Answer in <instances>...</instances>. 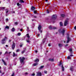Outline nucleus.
<instances>
[{"label":"nucleus","instance_id":"nucleus-1","mask_svg":"<svg viewBox=\"0 0 76 76\" xmlns=\"http://www.w3.org/2000/svg\"><path fill=\"white\" fill-rule=\"evenodd\" d=\"M25 59V58L24 57H22V58L21 57L20 58V62L22 64H24L25 63H24V60Z\"/></svg>","mask_w":76,"mask_h":76},{"label":"nucleus","instance_id":"nucleus-2","mask_svg":"<svg viewBox=\"0 0 76 76\" xmlns=\"http://www.w3.org/2000/svg\"><path fill=\"white\" fill-rule=\"evenodd\" d=\"M60 32H61L62 35L64 34V32H65V29L64 28H62L59 29V31Z\"/></svg>","mask_w":76,"mask_h":76},{"label":"nucleus","instance_id":"nucleus-3","mask_svg":"<svg viewBox=\"0 0 76 76\" xmlns=\"http://www.w3.org/2000/svg\"><path fill=\"white\" fill-rule=\"evenodd\" d=\"M7 39V38L6 37H5L3 39L1 40V43L3 44H4V43H6V40Z\"/></svg>","mask_w":76,"mask_h":76},{"label":"nucleus","instance_id":"nucleus-4","mask_svg":"<svg viewBox=\"0 0 76 76\" xmlns=\"http://www.w3.org/2000/svg\"><path fill=\"white\" fill-rule=\"evenodd\" d=\"M56 18H57V15H53L52 17V20H55V19H56Z\"/></svg>","mask_w":76,"mask_h":76},{"label":"nucleus","instance_id":"nucleus-5","mask_svg":"<svg viewBox=\"0 0 76 76\" xmlns=\"http://www.w3.org/2000/svg\"><path fill=\"white\" fill-rule=\"evenodd\" d=\"M42 28V26H41V25H39V27H38V29L39 31L41 32V33H42V30H41V28Z\"/></svg>","mask_w":76,"mask_h":76},{"label":"nucleus","instance_id":"nucleus-6","mask_svg":"<svg viewBox=\"0 0 76 76\" xmlns=\"http://www.w3.org/2000/svg\"><path fill=\"white\" fill-rule=\"evenodd\" d=\"M59 64V66H61V65L62 70L63 71H64V68L63 67V64H62V63H61V61H60Z\"/></svg>","mask_w":76,"mask_h":76},{"label":"nucleus","instance_id":"nucleus-7","mask_svg":"<svg viewBox=\"0 0 76 76\" xmlns=\"http://www.w3.org/2000/svg\"><path fill=\"white\" fill-rule=\"evenodd\" d=\"M42 76V73L40 72H37V74L36 76Z\"/></svg>","mask_w":76,"mask_h":76},{"label":"nucleus","instance_id":"nucleus-8","mask_svg":"<svg viewBox=\"0 0 76 76\" xmlns=\"http://www.w3.org/2000/svg\"><path fill=\"white\" fill-rule=\"evenodd\" d=\"M69 22H68V19H67L66 20H65L64 23V26H66L68 24Z\"/></svg>","mask_w":76,"mask_h":76},{"label":"nucleus","instance_id":"nucleus-9","mask_svg":"<svg viewBox=\"0 0 76 76\" xmlns=\"http://www.w3.org/2000/svg\"><path fill=\"white\" fill-rule=\"evenodd\" d=\"M69 34H67V36H68V37H67V41L66 42L67 43H69L70 41H71V39L70 38H69Z\"/></svg>","mask_w":76,"mask_h":76},{"label":"nucleus","instance_id":"nucleus-10","mask_svg":"<svg viewBox=\"0 0 76 76\" xmlns=\"http://www.w3.org/2000/svg\"><path fill=\"white\" fill-rule=\"evenodd\" d=\"M15 43H14L12 45V49L13 50H14V48H15Z\"/></svg>","mask_w":76,"mask_h":76},{"label":"nucleus","instance_id":"nucleus-11","mask_svg":"<svg viewBox=\"0 0 76 76\" xmlns=\"http://www.w3.org/2000/svg\"><path fill=\"white\" fill-rule=\"evenodd\" d=\"M47 39V37L45 38L43 40H42V42L43 43H44L45 41V39Z\"/></svg>","mask_w":76,"mask_h":76},{"label":"nucleus","instance_id":"nucleus-12","mask_svg":"<svg viewBox=\"0 0 76 76\" xmlns=\"http://www.w3.org/2000/svg\"><path fill=\"white\" fill-rule=\"evenodd\" d=\"M35 8L34 7L32 6L31 8V9L32 10H35Z\"/></svg>","mask_w":76,"mask_h":76},{"label":"nucleus","instance_id":"nucleus-13","mask_svg":"<svg viewBox=\"0 0 76 76\" xmlns=\"http://www.w3.org/2000/svg\"><path fill=\"white\" fill-rule=\"evenodd\" d=\"M39 60L38 59H36L35 61L34 62H39Z\"/></svg>","mask_w":76,"mask_h":76},{"label":"nucleus","instance_id":"nucleus-14","mask_svg":"<svg viewBox=\"0 0 76 76\" xmlns=\"http://www.w3.org/2000/svg\"><path fill=\"white\" fill-rule=\"evenodd\" d=\"M2 61H3V63H4V65H6V63L5 62V61H4L3 59H2Z\"/></svg>","mask_w":76,"mask_h":76},{"label":"nucleus","instance_id":"nucleus-15","mask_svg":"<svg viewBox=\"0 0 76 76\" xmlns=\"http://www.w3.org/2000/svg\"><path fill=\"white\" fill-rule=\"evenodd\" d=\"M61 16L63 18H65V17H66V15H65L64 14H61Z\"/></svg>","mask_w":76,"mask_h":76},{"label":"nucleus","instance_id":"nucleus-16","mask_svg":"<svg viewBox=\"0 0 76 76\" xmlns=\"http://www.w3.org/2000/svg\"><path fill=\"white\" fill-rule=\"evenodd\" d=\"M5 29H9V27L8 26H6L5 28Z\"/></svg>","mask_w":76,"mask_h":76},{"label":"nucleus","instance_id":"nucleus-17","mask_svg":"<svg viewBox=\"0 0 76 76\" xmlns=\"http://www.w3.org/2000/svg\"><path fill=\"white\" fill-rule=\"evenodd\" d=\"M38 63L37 62L35 63H34L33 64V66H37V65H38Z\"/></svg>","mask_w":76,"mask_h":76},{"label":"nucleus","instance_id":"nucleus-18","mask_svg":"<svg viewBox=\"0 0 76 76\" xmlns=\"http://www.w3.org/2000/svg\"><path fill=\"white\" fill-rule=\"evenodd\" d=\"M13 57H15V56H17V54H15L14 52L13 53Z\"/></svg>","mask_w":76,"mask_h":76},{"label":"nucleus","instance_id":"nucleus-19","mask_svg":"<svg viewBox=\"0 0 76 76\" xmlns=\"http://www.w3.org/2000/svg\"><path fill=\"white\" fill-rule=\"evenodd\" d=\"M58 45L59 47H62V46H63V45L61 44H59Z\"/></svg>","mask_w":76,"mask_h":76},{"label":"nucleus","instance_id":"nucleus-20","mask_svg":"<svg viewBox=\"0 0 76 76\" xmlns=\"http://www.w3.org/2000/svg\"><path fill=\"white\" fill-rule=\"evenodd\" d=\"M25 50H26V48H25L24 50L21 52L22 54H23V53H25Z\"/></svg>","mask_w":76,"mask_h":76},{"label":"nucleus","instance_id":"nucleus-21","mask_svg":"<svg viewBox=\"0 0 76 76\" xmlns=\"http://www.w3.org/2000/svg\"><path fill=\"white\" fill-rule=\"evenodd\" d=\"M49 61H54V59H49Z\"/></svg>","mask_w":76,"mask_h":76},{"label":"nucleus","instance_id":"nucleus-22","mask_svg":"<svg viewBox=\"0 0 76 76\" xmlns=\"http://www.w3.org/2000/svg\"><path fill=\"white\" fill-rule=\"evenodd\" d=\"M49 28L50 29H53V27L52 28L51 26H49Z\"/></svg>","mask_w":76,"mask_h":76},{"label":"nucleus","instance_id":"nucleus-23","mask_svg":"<svg viewBox=\"0 0 76 76\" xmlns=\"http://www.w3.org/2000/svg\"><path fill=\"white\" fill-rule=\"evenodd\" d=\"M6 10V13H7L9 12V10H8V9H6V10Z\"/></svg>","mask_w":76,"mask_h":76},{"label":"nucleus","instance_id":"nucleus-24","mask_svg":"<svg viewBox=\"0 0 76 76\" xmlns=\"http://www.w3.org/2000/svg\"><path fill=\"white\" fill-rule=\"evenodd\" d=\"M73 67L72 66L70 67V70L71 71H73Z\"/></svg>","mask_w":76,"mask_h":76},{"label":"nucleus","instance_id":"nucleus-25","mask_svg":"<svg viewBox=\"0 0 76 76\" xmlns=\"http://www.w3.org/2000/svg\"><path fill=\"white\" fill-rule=\"evenodd\" d=\"M44 67V66H41L39 68V69H42L43 68V67Z\"/></svg>","mask_w":76,"mask_h":76},{"label":"nucleus","instance_id":"nucleus-26","mask_svg":"<svg viewBox=\"0 0 76 76\" xmlns=\"http://www.w3.org/2000/svg\"><path fill=\"white\" fill-rule=\"evenodd\" d=\"M57 29V28L56 27H53L52 29Z\"/></svg>","mask_w":76,"mask_h":76},{"label":"nucleus","instance_id":"nucleus-27","mask_svg":"<svg viewBox=\"0 0 76 76\" xmlns=\"http://www.w3.org/2000/svg\"><path fill=\"white\" fill-rule=\"evenodd\" d=\"M60 26H63V23H62V22H60Z\"/></svg>","mask_w":76,"mask_h":76},{"label":"nucleus","instance_id":"nucleus-28","mask_svg":"<svg viewBox=\"0 0 76 76\" xmlns=\"http://www.w3.org/2000/svg\"><path fill=\"white\" fill-rule=\"evenodd\" d=\"M27 37H28V38H30V36L29 35V34H26Z\"/></svg>","mask_w":76,"mask_h":76},{"label":"nucleus","instance_id":"nucleus-29","mask_svg":"<svg viewBox=\"0 0 76 76\" xmlns=\"http://www.w3.org/2000/svg\"><path fill=\"white\" fill-rule=\"evenodd\" d=\"M15 28H13L12 30V32H14V31H15Z\"/></svg>","mask_w":76,"mask_h":76},{"label":"nucleus","instance_id":"nucleus-30","mask_svg":"<svg viewBox=\"0 0 76 76\" xmlns=\"http://www.w3.org/2000/svg\"><path fill=\"white\" fill-rule=\"evenodd\" d=\"M20 3H24V1L22 0H20Z\"/></svg>","mask_w":76,"mask_h":76},{"label":"nucleus","instance_id":"nucleus-31","mask_svg":"<svg viewBox=\"0 0 76 76\" xmlns=\"http://www.w3.org/2000/svg\"><path fill=\"white\" fill-rule=\"evenodd\" d=\"M0 9H5V7H0Z\"/></svg>","mask_w":76,"mask_h":76},{"label":"nucleus","instance_id":"nucleus-32","mask_svg":"<svg viewBox=\"0 0 76 76\" xmlns=\"http://www.w3.org/2000/svg\"><path fill=\"white\" fill-rule=\"evenodd\" d=\"M69 51H70V52H72V49H70L69 50Z\"/></svg>","mask_w":76,"mask_h":76},{"label":"nucleus","instance_id":"nucleus-33","mask_svg":"<svg viewBox=\"0 0 76 76\" xmlns=\"http://www.w3.org/2000/svg\"><path fill=\"white\" fill-rule=\"evenodd\" d=\"M8 54V53L7 51L4 54Z\"/></svg>","mask_w":76,"mask_h":76},{"label":"nucleus","instance_id":"nucleus-34","mask_svg":"<svg viewBox=\"0 0 76 76\" xmlns=\"http://www.w3.org/2000/svg\"><path fill=\"white\" fill-rule=\"evenodd\" d=\"M35 75V73H33L31 75V76H34Z\"/></svg>","mask_w":76,"mask_h":76},{"label":"nucleus","instance_id":"nucleus-35","mask_svg":"<svg viewBox=\"0 0 76 76\" xmlns=\"http://www.w3.org/2000/svg\"><path fill=\"white\" fill-rule=\"evenodd\" d=\"M27 31L28 32V31H29V27H27Z\"/></svg>","mask_w":76,"mask_h":76},{"label":"nucleus","instance_id":"nucleus-36","mask_svg":"<svg viewBox=\"0 0 76 76\" xmlns=\"http://www.w3.org/2000/svg\"><path fill=\"white\" fill-rule=\"evenodd\" d=\"M21 35V34H20V33H18V35L19 36H20V35Z\"/></svg>","mask_w":76,"mask_h":76},{"label":"nucleus","instance_id":"nucleus-37","mask_svg":"<svg viewBox=\"0 0 76 76\" xmlns=\"http://www.w3.org/2000/svg\"><path fill=\"white\" fill-rule=\"evenodd\" d=\"M15 25H18V22H15Z\"/></svg>","mask_w":76,"mask_h":76},{"label":"nucleus","instance_id":"nucleus-38","mask_svg":"<svg viewBox=\"0 0 76 76\" xmlns=\"http://www.w3.org/2000/svg\"><path fill=\"white\" fill-rule=\"evenodd\" d=\"M19 49H17L16 50V52H19Z\"/></svg>","mask_w":76,"mask_h":76},{"label":"nucleus","instance_id":"nucleus-39","mask_svg":"<svg viewBox=\"0 0 76 76\" xmlns=\"http://www.w3.org/2000/svg\"><path fill=\"white\" fill-rule=\"evenodd\" d=\"M17 6H20V4H19V3H18L17 4Z\"/></svg>","mask_w":76,"mask_h":76},{"label":"nucleus","instance_id":"nucleus-40","mask_svg":"<svg viewBox=\"0 0 76 76\" xmlns=\"http://www.w3.org/2000/svg\"><path fill=\"white\" fill-rule=\"evenodd\" d=\"M67 58H68V59H70V57L69 56H68L67 57Z\"/></svg>","mask_w":76,"mask_h":76},{"label":"nucleus","instance_id":"nucleus-41","mask_svg":"<svg viewBox=\"0 0 76 76\" xmlns=\"http://www.w3.org/2000/svg\"><path fill=\"white\" fill-rule=\"evenodd\" d=\"M44 72H45V73H46V74L47 73V71H45Z\"/></svg>","mask_w":76,"mask_h":76},{"label":"nucleus","instance_id":"nucleus-42","mask_svg":"<svg viewBox=\"0 0 76 76\" xmlns=\"http://www.w3.org/2000/svg\"><path fill=\"white\" fill-rule=\"evenodd\" d=\"M34 13L35 14L37 13V11H34Z\"/></svg>","mask_w":76,"mask_h":76},{"label":"nucleus","instance_id":"nucleus-43","mask_svg":"<svg viewBox=\"0 0 76 76\" xmlns=\"http://www.w3.org/2000/svg\"><path fill=\"white\" fill-rule=\"evenodd\" d=\"M48 46L49 47H50V46H51V44H48Z\"/></svg>","mask_w":76,"mask_h":76},{"label":"nucleus","instance_id":"nucleus-44","mask_svg":"<svg viewBox=\"0 0 76 76\" xmlns=\"http://www.w3.org/2000/svg\"><path fill=\"white\" fill-rule=\"evenodd\" d=\"M6 21H8V20H9L8 19V18H6Z\"/></svg>","mask_w":76,"mask_h":76},{"label":"nucleus","instance_id":"nucleus-45","mask_svg":"<svg viewBox=\"0 0 76 76\" xmlns=\"http://www.w3.org/2000/svg\"><path fill=\"white\" fill-rule=\"evenodd\" d=\"M12 13H15V11H13L12 12Z\"/></svg>","mask_w":76,"mask_h":76},{"label":"nucleus","instance_id":"nucleus-46","mask_svg":"<svg viewBox=\"0 0 76 76\" xmlns=\"http://www.w3.org/2000/svg\"><path fill=\"white\" fill-rule=\"evenodd\" d=\"M47 13H49V11H47Z\"/></svg>","mask_w":76,"mask_h":76},{"label":"nucleus","instance_id":"nucleus-47","mask_svg":"<svg viewBox=\"0 0 76 76\" xmlns=\"http://www.w3.org/2000/svg\"><path fill=\"white\" fill-rule=\"evenodd\" d=\"M39 35H40V34H37V36H38V37H39Z\"/></svg>","mask_w":76,"mask_h":76},{"label":"nucleus","instance_id":"nucleus-48","mask_svg":"<svg viewBox=\"0 0 76 76\" xmlns=\"http://www.w3.org/2000/svg\"><path fill=\"white\" fill-rule=\"evenodd\" d=\"M2 54V52H0V55H1Z\"/></svg>","mask_w":76,"mask_h":76},{"label":"nucleus","instance_id":"nucleus-49","mask_svg":"<svg viewBox=\"0 0 76 76\" xmlns=\"http://www.w3.org/2000/svg\"><path fill=\"white\" fill-rule=\"evenodd\" d=\"M34 18H37V16H34Z\"/></svg>","mask_w":76,"mask_h":76},{"label":"nucleus","instance_id":"nucleus-50","mask_svg":"<svg viewBox=\"0 0 76 76\" xmlns=\"http://www.w3.org/2000/svg\"><path fill=\"white\" fill-rule=\"evenodd\" d=\"M27 42H28L29 43V41L27 40Z\"/></svg>","mask_w":76,"mask_h":76},{"label":"nucleus","instance_id":"nucleus-51","mask_svg":"<svg viewBox=\"0 0 76 76\" xmlns=\"http://www.w3.org/2000/svg\"><path fill=\"white\" fill-rule=\"evenodd\" d=\"M20 47H22V45H20Z\"/></svg>","mask_w":76,"mask_h":76},{"label":"nucleus","instance_id":"nucleus-52","mask_svg":"<svg viewBox=\"0 0 76 76\" xmlns=\"http://www.w3.org/2000/svg\"><path fill=\"white\" fill-rule=\"evenodd\" d=\"M74 29H76V26H75V27H74Z\"/></svg>","mask_w":76,"mask_h":76},{"label":"nucleus","instance_id":"nucleus-53","mask_svg":"<svg viewBox=\"0 0 76 76\" xmlns=\"http://www.w3.org/2000/svg\"><path fill=\"white\" fill-rule=\"evenodd\" d=\"M28 73L26 72L25 73V75H28Z\"/></svg>","mask_w":76,"mask_h":76},{"label":"nucleus","instance_id":"nucleus-54","mask_svg":"<svg viewBox=\"0 0 76 76\" xmlns=\"http://www.w3.org/2000/svg\"><path fill=\"white\" fill-rule=\"evenodd\" d=\"M70 57H72V56H73V55H70Z\"/></svg>","mask_w":76,"mask_h":76},{"label":"nucleus","instance_id":"nucleus-55","mask_svg":"<svg viewBox=\"0 0 76 76\" xmlns=\"http://www.w3.org/2000/svg\"><path fill=\"white\" fill-rule=\"evenodd\" d=\"M10 53H11V52H9V53H8V54H10Z\"/></svg>","mask_w":76,"mask_h":76},{"label":"nucleus","instance_id":"nucleus-56","mask_svg":"<svg viewBox=\"0 0 76 76\" xmlns=\"http://www.w3.org/2000/svg\"><path fill=\"white\" fill-rule=\"evenodd\" d=\"M6 46L7 47H8V45H6Z\"/></svg>","mask_w":76,"mask_h":76},{"label":"nucleus","instance_id":"nucleus-57","mask_svg":"<svg viewBox=\"0 0 76 76\" xmlns=\"http://www.w3.org/2000/svg\"><path fill=\"white\" fill-rule=\"evenodd\" d=\"M37 50L36 51L35 53H37Z\"/></svg>","mask_w":76,"mask_h":76},{"label":"nucleus","instance_id":"nucleus-58","mask_svg":"<svg viewBox=\"0 0 76 76\" xmlns=\"http://www.w3.org/2000/svg\"><path fill=\"white\" fill-rule=\"evenodd\" d=\"M20 31H22V29H21L20 30Z\"/></svg>","mask_w":76,"mask_h":76},{"label":"nucleus","instance_id":"nucleus-59","mask_svg":"<svg viewBox=\"0 0 76 76\" xmlns=\"http://www.w3.org/2000/svg\"><path fill=\"white\" fill-rule=\"evenodd\" d=\"M0 73H1V70H0Z\"/></svg>","mask_w":76,"mask_h":76},{"label":"nucleus","instance_id":"nucleus-60","mask_svg":"<svg viewBox=\"0 0 76 76\" xmlns=\"http://www.w3.org/2000/svg\"><path fill=\"white\" fill-rule=\"evenodd\" d=\"M11 41V40H10L9 41V42H10Z\"/></svg>","mask_w":76,"mask_h":76},{"label":"nucleus","instance_id":"nucleus-61","mask_svg":"<svg viewBox=\"0 0 76 76\" xmlns=\"http://www.w3.org/2000/svg\"><path fill=\"white\" fill-rule=\"evenodd\" d=\"M45 1H48V0H45Z\"/></svg>","mask_w":76,"mask_h":76},{"label":"nucleus","instance_id":"nucleus-62","mask_svg":"<svg viewBox=\"0 0 76 76\" xmlns=\"http://www.w3.org/2000/svg\"><path fill=\"white\" fill-rule=\"evenodd\" d=\"M67 45H66L65 46H67Z\"/></svg>","mask_w":76,"mask_h":76},{"label":"nucleus","instance_id":"nucleus-63","mask_svg":"<svg viewBox=\"0 0 76 76\" xmlns=\"http://www.w3.org/2000/svg\"><path fill=\"white\" fill-rule=\"evenodd\" d=\"M46 52H48V51L47 50V51H46Z\"/></svg>","mask_w":76,"mask_h":76},{"label":"nucleus","instance_id":"nucleus-64","mask_svg":"<svg viewBox=\"0 0 76 76\" xmlns=\"http://www.w3.org/2000/svg\"><path fill=\"white\" fill-rule=\"evenodd\" d=\"M1 66H0V69H1Z\"/></svg>","mask_w":76,"mask_h":76}]
</instances>
